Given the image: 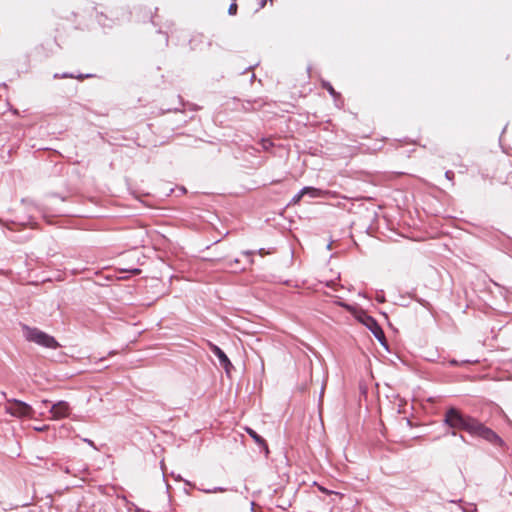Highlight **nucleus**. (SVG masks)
Here are the masks:
<instances>
[{
  "label": "nucleus",
  "instance_id": "1",
  "mask_svg": "<svg viewBox=\"0 0 512 512\" xmlns=\"http://www.w3.org/2000/svg\"><path fill=\"white\" fill-rule=\"evenodd\" d=\"M476 418L463 414L459 409L450 407L444 414L443 422L448 427L452 428L451 435L458 436L456 430H463L471 435L476 422Z\"/></svg>",
  "mask_w": 512,
  "mask_h": 512
},
{
  "label": "nucleus",
  "instance_id": "2",
  "mask_svg": "<svg viewBox=\"0 0 512 512\" xmlns=\"http://www.w3.org/2000/svg\"><path fill=\"white\" fill-rule=\"evenodd\" d=\"M22 331L24 338L28 342H33L39 346L50 349H57L60 347V344L53 336L36 327H30L26 324H23Z\"/></svg>",
  "mask_w": 512,
  "mask_h": 512
},
{
  "label": "nucleus",
  "instance_id": "3",
  "mask_svg": "<svg viewBox=\"0 0 512 512\" xmlns=\"http://www.w3.org/2000/svg\"><path fill=\"white\" fill-rule=\"evenodd\" d=\"M471 436H478L491 443L492 445L500 448L506 447L504 440L496 432L485 426L479 420H476L474 429L471 432Z\"/></svg>",
  "mask_w": 512,
  "mask_h": 512
},
{
  "label": "nucleus",
  "instance_id": "4",
  "mask_svg": "<svg viewBox=\"0 0 512 512\" xmlns=\"http://www.w3.org/2000/svg\"><path fill=\"white\" fill-rule=\"evenodd\" d=\"M471 436H478L491 443L492 445L500 448L506 447L504 440L496 432L485 426L479 420H476L474 429L471 432Z\"/></svg>",
  "mask_w": 512,
  "mask_h": 512
},
{
  "label": "nucleus",
  "instance_id": "5",
  "mask_svg": "<svg viewBox=\"0 0 512 512\" xmlns=\"http://www.w3.org/2000/svg\"><path fill=\"white\" fill-rule=\"evenodd\" d=\"M7 402L11 405L5 406L4 410L7 414H10L13 417L23 418L29 417L32 418L34 415V409L28 403L11 398L7 399Z\"/></svg>",
  "mask_w": 512,
  "mask_h": 512
},
{
  "label": "nucleus",
  "instance_id": "6",
  "mask_svg": "<svg viewBox=\"0 0 512 512\" xmlns=\"http://www.w3.org/2000/svg\"><path fill=\"white\" fill-rule=\"evenodd\" d=\"M357 320L360 323H362L364 326H366V328L371 331L373 336L381 344H383V345L385 344V341H386L385 334L375 318L368 315L365 311H361L357 316Z\"/></svg>",
  "mask_w": 512,
  "mask_h": 512
},
{
  "label": "nucleus",
  "instance_id": "7",
  "mask_svg": "<svg viewBox=\"0 0 512 512\" xmlns=\"http://www.w3.org/2000/svg\"><path fill=\"white\" fill-rule=\"evenodd\" d=\"M71 411L70 405L66 401H58L50 407L49 412L51 413V418L54 420H60L69 416Z\"/></svg>",
  "mask_w": 512,
  "mask_h": 512
},
{
  "label": "nucleus",
  "instance_id": "8",
  "mask_svg": "<svg viewBox=\"0 0 512 512\" xmlns=\"http://www.w3.org/2000/svg\"><path fill=\"white\" fill-rule=\"evenodd\" d=\"M210 351L218 358L220 365L225 369L226 373L229 375L230 370L233 368V365L225 352L213 343H209Z\"/></svg>",
  "mask_w": 512,
  "mask_h": 512
},
{
  "label": "nucleus",
  "instance_id": "9",
  "mask_svg": "<svg viewBox=\"0 0 512 512\" xmlns=\"http://www.w3.org/2000/svg\"><path fill=\"white\" fill-rule=\"evenodd\" d=\"M72 465V476L74 477H84L89 470V467L86 463L79 461L73 462Z\"/></svg>",
  "mask_w": 512,
  "mask_h": 512
},
{
  "label": "nucleus",
  "instance_id": "10",
  "mask_svg": "<svg viewBox=\"0 0 512 512\" xmlns=\"http://www.w3.org/2000/svg\"><path fill=\"white\" fill-rule=\"evenodd\" d=\"M247 434L258 444L259 447L264 448L266 453L269 452L266 441L255 430L250 427H245Z\"/></svg>",
  "mask_w": 512,
  "mask_h": 512
},
{
  "label": "nucleus",
  "instance_id": "11",
  "mask_svg": "<svg viewBox=\"0 0 512 512\" xmlns=\"http://www.w3.org/2000/svg\"><path fill=\"white\" fill-rule=\"evenodd\" d=\"M302 192H304L305 195H308L311 198H319V197H322L324 194L323 190H321L319 188L311 187V186L303 187Z\"/></svg>",
  "mask_w": 512,
  "mask_h": 512
},
{
  "label": "nucleus",
  "instance_id": "12",
  "mask_svg": "<svg viewBox=\"0 0 512 512\" xmlns=\"http://www.w3.org/2000/svg\"><path fill=\"white\" fill-rule=\"evenodd\" d=\"M248 107L244 106L246 110H255L263 106L264 102L262 99H256L254 101H247Z\"/></svg>",
  "mask_w": 512,
  "mask_h": 512
},
{
  "label": "nucleus",
  "instance_id": "13",
  "mask_svg": "<svg viewBox=\"0 0 512 512\" xmlns=\"http://www.w3.org/2000/svg\"><path fill=\"white\" fill-rule=\"evenodd\" d=\"M322 87H323L324 89H326V90L328 91V93H329L332 97L336 98V97H339V96H340V94H339L338 92H336V91H335V89L333 88V86L331 85V83H330V82L324 81V82L322 83Z\"/></svg>",
  "mask_w": 512,
  "mask_h": 512
},
{
  "label": "nucleus",
  "instance_id": "14",
  "mask_svg": "<svg viewBox=\"0 0 512 512\" xmlns=\"http://www.w3.org/2000/svg\"><path fill=\"white\" fill-rule=\"evenodd\" d=\"M304 195H305V193H304V192H302V189H301L297 194H295V195L293 196V198L291 199V201H290V203H289V204H290V205H296V204H298V203L301 201V199H302V197H303Z\"/></svg>",
  "mask_w": 512,
  "mask_h": 512
},
{
  "label": "nucleus",
  "instance_id": "15",
  "mask_svg": "<svg viewBox=\"0 0 512 512\" xmlns=\"http://www.w3.org/2000/svg\"><path fill=\"white\" fill-rule=\"evenodd\" d=\"M54 78L57 79V78H78V79H83L84 76L82 74L78 75V76H74L73 74H70V73H63V74H54Z\"/></svg>",
  "mask_w": 512,
  "mask_h": 512
},
{
  "label": "nucleus",
  "instance_id": "16",
  "mask_svg": "<svg viewBox=\"0 0 512 512\" xmlns=\"http://www.w3.org/2000/svg\"><path fill=\"white\" fill-rule=\"evenodd\" d=\"M202 491L207 494H211V493H217V492H225V491H227V489L223 488V487H214L211 489H203Z\"/></svg>",
  "mask_w": 512,
  "mask_h": 512
},
{
  "label": "nucleus",
  "instance_id": "17",
  "mask_svg": "<svg viewBox=\"0 0 512 512\" xmlns=\"http://www.w3.org/2000/svg\"><path fill=\"white\" fill-rule=\"evenodd\" d=\"M242 254L247 256L249 265H252L254 263L252 256L255 254V251L246 250V251H243Z\"/></svg>",
  "mask_w": 512,
  "mask_h": 512
},
{
  "label": "nucleus",
  "instance_id": "18",
  "mask_svg": "<svg viewBox=\"0 0 512 512\" xmlns=\"http://www.w3.org/2000/svg\"><path fill=\"white\" fill-rule=\"evenodd\" d=\"M261 144L264 150H269L274 145L270 139H262Z\"/></svg>",
  "mask_w": 512,
  "mask_h": 512
},
{
  "label": "nucleus",
  "instance_id": "19",
  "mask_svg": "<svg viewBox=\"0 0 512 512\" xmlns=\"http://www.w3.org/2000/svg\"><path fill=\"white\" fill-rule=\"evenodd\" d=\"M228 13L230 15H235L237 13V4H236V0H232V3L230 4L229 8H228Z\"/></svg>",
  "mask_w": 512,
  "mask_h": 512
},
{
  "label": "nucleus",
  "instance_id": "20",
  "mask_svg": "<svg viewBox=\"0 0 512 512\" xmlns=\"http://www.w3.org/2000/svg\"><path fill=\"white\" fill-rule=\"evenodd\" d=\"M445 177H446V179H448V180H450V181H451V180H453V178H454V172H453V171H451V170H447V171L445 172Z\"/></svg>",
  "mask_w": 512,
  "mask_h": 512
},
{
  "label": "nucleus",
  "instance_id": "21",
  "mask_svg": "<svg viewBox=\"0 0 512 512\" xmlns=\"http://www.w3.org/2000/svg\"><path fill=\"white\" fill-rule=\"evenodd\" d=\"M341 307L345 308L346 310L348 311H352V306L347 304V303H343V302H339L338 303Z\"/></svg>",
  "mask_w": 512,
  "mask_h": 512
},
{
  "label": "nucleus",
  "instance_id": "22",
  "mask_svg": "<svg viewBox=\"0 0 512 512\" xmlns=\"http://www.w3.org/2000/svg\"><path fill=\"white\" fill-rule=\"evenodd\" d=\"M63 471L67 474H71L72 475V465H67L63 468Z\"/></svg>",
  "mask_w": 512,
  "mask_h": 512
},
{
  "label": "nucleus",
  "instance_id": "23",
  "mask_svg": "<svg viewBox=\"0 0 512 512\" xmlns=\"http://www.w3.org/2000/svg\"><path fill=\"white\" fill-rule=\"evenodd\" d=\"M83 441H84L85 443H87L89 446H91V447H93V448H96V447H95V444H94V442H93L92 440H90V439H88V438H84V439H83Z\"/></svg>",
  "mask_w": 512,
  "mask_h": 512
},
{
  "label": "nucleus",
  "instance_id": "24",
  "mask_svg": "<svg viewBox=\"0 0 512 512\" xmlns=\"http://www.w3.org/2000/svg\"><path fill=\"white\" fill-rule=\"evenodd\" d=\"M449 363H450L451 366H458V364H459L458 361L455 360V359L450 360Z\"/></svg>",
  "mask_w": 512,
  "mask_h": 512
},
{
  "label": "nucleus",
  "instance_id": "25",
  "mask_svg": "<svg viewBox=\"0 0 512 512\" xmlns=\"http://www.w3.org/2000/svg\"><path fill=\"white\" fill-rule=\"evenodd\" d=\"M266 1L267 0H261L260 4H259V8H264V6L266 5Z\"/></svg>",
  "mask_w": 512,
  "mask_h": 512
},
{
  "label": "nucleus",
  "instance_id": "26",
  "mask_svg": "<svg viewBox=\"0 0 512 512\" xmlns=\"http://www.w3.org/2000/svg\"><path fill=\"white\" fill-rule=\"evenodd\" d=\"M258 253H259L260 255H263V254H264V249H263V248L259 249V250H258Z\"/></svg>",
  "mask_w": 512,
  "mask_h": 512
},
{
  "label": "nucleus",
  "instance_id": "27",
  "mask_svg": "<svg viewBox=\"0 0 512 512\" xmlns=\"http://www.w3.org/2000/svg\"><path fill=\"white\" fill-rule=\"evenodd\" d=\"M459 437H460V439H461L462 441H464V442H465V437H464L462 434H459Z\"/></svg>",
  "mask_w": 512,
  "mask_h": 512
},
{
  "label": "nucleus",
  "instance_id": "28",
  "mask_svg": "<svg viewBox=\"0 0 512 512\" xmlns=\"http://www.w3.org/2000/svg\"><path fill=\"white\" fill-rule=\"evenodd\" d=\"M233 263L238 264L239 260L236 258V259L233 260Z\"/></svg>",
  "mask_w": 512,
  "mask_h": 512
},
{
  "label": "nucleus",
  "instance_id": "29",
  "mask_svg": "<svg viewBox=\"0 0 512 512\" xmlns=\"http://www.w3.org/2000/svg\"><path fill=\"white\" fill-rule=\"evenodd\" d=\"M180 192H183V193H184V192H186V189H185L184 187H182V188L180 189Z\"/></svg>",
  "mask_w": 512,
  "mask_h": 512
},
{
  "label": "nucleus",
  "instance_id": "30",
  "mask_svg": "<svg viewBox=\"0 0 512 512\" xmlns=\"http://www.w3.org/2000/svg\"><path fill=\"white\" fill-rule=\"evenodd\" d=\"M0 224H3V221H2V219H1V218H0Z\"/></svg>",
  "mask_w": 512,
  "mask_h": 512
}]
</instances>
